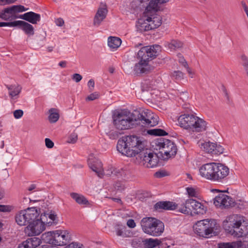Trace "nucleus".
<instances>
[{
    "label": "nucleus",
    "mask_w": 248,
    "mask_h": 248,
    "mask_svg": "<svg viewBox=\"0 0 248 248\" xmlns=\"http://www.w3.org/2000/svg\"><path fill=\"white\" fill-rule=\"evenodd\" d=\"M113 124H123L139 122V124H158L159 118L151 111L142 108L136 109L132 112L127 108H118L111 111Z\"/></svg>",
    "instance_id": "1"
},
{
    "label": "nucleus",
    "mask_w": 248,
    "mask_h": 248,
    "mask_svg": "<svg viewBox=\"0 0 248 248\" xmlns=\"http://www.w3.org/2000/svg\"><path fill=\"white\" fill-rule=\"evenodd\" d=\"M147 141L137 135L124 136L117 142V149L123 155L134 157L146 148Z\"/></svg>",
    "instance_id": "2"
},
{
    "label": "nucleus",
    "mask_w": 248,
    "mask_h": 248,
    "mask_svg": "<svg viewBox=\"0 0 248 248\" xmlns=\"http://www.w3.org/2000/svg\"><path fill=\"white\" fill-rule=\"evenodd\" d=\"M223 227L233 237L248 240V222H245L243 216L233 215L229 217L223 222Z\"/></svg>",
    "instance_id": "3"
},
{
    "label": "nucleus",
    "mask_w": 248,
    "mask_h": 248,
    "mask_svg": "<svg viewBox=\"0 0 248 248\" xmlns=\"http://www.w3.org/2000/svg\"><path fill=\"white\" fill-rule=\"evenodd\" d=\"M152 146L163 159H168L176 155L177 149L175 144L171 140L163 138H159L152 142Z\"/></svg>",
    "instance_id": "4"
},
{
    "label": "nucleus",
    "mask_w": 248,
    "mask_h": 248,
    "mask_svg": "<svg viewBox=\"0 0 248 248\" xmlns=\"http://www.w3.org/2000/svg\"><path fill=\"white\" fill-rule=\"evenodd\" d=\"M143 231L153 236H159L164 231V223L154 217H144L141 220Z\"/></svg>",
    "instance_id": "5"
},
{
    "label": "nucleus",
    "mask_w": 248,
    "mask_h": 248,
    "mask_svg": "<svg viewBox=\"0 0 248 248\" xmlns=\"http://www.w3.org/2000/svg\"><path fill=\"white\" fill-rule=\"evenodd\" d=\"M216 224L213 220L203 219L197 221L193 228L196 234L201 237H209L214 233Z\"/></svg>",
    "instance_id": "6"
},
{
    "label": "nucleus",
    "mask_w": 248,
    "mask_h": 248,
    "mask_svg": "<svg viewBox=\"0 0 248 248\" xmlns=\"http://www.w3.org/2000/svg\"><path fill=\"white\" fill-rule=\"evenodd\" d=\"M183 108L186 109V113L175 118V120H178L179 124H204V123L207 124L208 123L194 114L188 113L189 111H192L189 104L183 105Z\"/></svg>",
    "instance_id": "7"
},
{
    "label": "nucleus",
    "mask_w": 248,
    "mask_h": 248,
    "mask_svg": "<svg viewBox=\"0 0 248 248\" xmlns=\"http://www.w3.org/2000/svg\"><path fill=\"white\" fill-rule=\"evenodd\" d=\"M39 214L34 208L21 210L15 216L16 221L20 226L29 225L38 217Z\"/></svg>",
    "instance_id": "8"
},
{
    "label": "nucleus",
    "mask_w": 248,
    "mask_h": 248,
    "mask_svg": "<svg viewBox=\"0 0 248 248\" xmlns=\"http://www.w3.org/2000/svg\"><path fill=\"white\" fill-rule=\"evenodd\" d=\"M161 46L155 45L142 47L138 52V58L148 63L150 60L154 59L161 51Z\"/></svg>",
    "instance_id": "9"
},
{
    "label": "nucleus",
    "mask_w": 248,
    "mask_h": 248,
    "mask_svg": "<svg viewBox=\"0 0 248 248\" xmlns=\"http://www.w3.org/2000/svg\"><path fill=\"white\" fill-rule=\"evenodd\" d=\"M132 125H106L104 131L111 140H116L119 136L124 134L126 130L133 128Z\"/></svg>",
    "instance_id": "10"
},
{
    "label": "nucleus",
    "mask_w": 248,
    "mask_h": 248,
    "mask_svg": "<svg viewBox=\"0 0 248 248\" xmlns=\"http://www.w3.org/2000/svg\"><path fill=\"white\" fill-rule=\"evenodd\" d=\"M45 221L42 220L39 217H38L32 220V222L28 225L25 229V232L28 236H34L40 234L45 229Z\"/></svg>",
    "instance_id": "11"
},
{
    "label": "nucleus",
    "mask_w": 248,
    "mask_h": 248,
    "mask_svg": "<svg viewBox=\"0 0 248 248\" xmlns=\"http://www.w3.org/2000/svg\"><path fill=\"white\" fill-rule=\"evenodd\" d=\"M212 191L219 192L218 195L214 199V203L216 207L223 209L233 205L234 202L231 197L225 194L223 192H220L217 189H213Z\"/></svg>",
    "instance_id": "12"
},
{
    "label": "nucleus",
    "mask_w": 248,
    "mask_h": 248,
    "mask_svg": "<svg viewBox=\"0 0 248 248\" xmlns=\"http://www.w3.org/2000/svg\"><path fill=\"white\" fill-rule=\"evenodd\" d=\"M130 6L137 11H144V16L155 13L154 8L151 4V1L148 2V0H133Z\"/></svg>",
    "instance_id": "13"
},
{
    "label": "nucleus",
    "mask_w": 248,
    "mask_h": 248,
    "mask_svg": "<svg viewBox=\"0 0 248 248\" xmlns=\"http://www.w3.org/2000/svg\"><path fill=\"white\" fill-rule=\"evenodd\" d=\"M146 149V152L140 154V157L144 166L152 168L156 167L158 163L159 157H161L158 153H151Z\"/></svg>",
    "instance_id": "14"
},
{
    "label": "nucleus",
    "mask_w": 248,
    "mask_h": 248,
    "mask_svg": "<svg viewBox=\"0 0 248 248\" xmlns=\"http://www.w3.org/2000/svg\"><path fill=\"white\" fill-rule=\"evenodd\" d=\"M201 145L202 148H203L206 152L212 155H220L224 152L223 147L217 143L207 141L202 143Z\"/></svg>",
    "instance_id": "15"
},
{
    "label": "nucleus",
    "mask_w": 248,
    "mask_h": 248,
    "mask_svg": "<svg viewBox=\"0 0 248 248\" xmlns=\"http://www.w3.org/2000/svg\"><path fill=\"white\" fill-rule=\"evenodd\" d=\"M88 163L89 167L99 177L103 176V164L101 161L96 158H89Z\"/></svg>",
    "instance_id": "16"
},
{
    "label": "nucleus",
    "mask_w": 248,
    "mask_h": 248,
    "mask_svg": "<svg viewBox=\"0 0 248 248\" xmlns=\"http://www.w3.org/2000/svg\"><path fill=\"white\" fill-rule=\"evenodd\" d=\"M155 210L161 212L163 210H174L178 208V204L170 201H160L154 206Z\"/></svg>",
    "instance_id": "17"
},
{
    "label": "nucleus",
    "mask_w": 248,
    "mask_h": 248,
    "mask_svg": "<svg viewBox=\"0 0 248 248\" xmlns=\"http://www.w3.org/2000/svg\"><path fill=\"white\" fill-rule=\"evenodd\" d=\"M14 18H20L33 24H37L41 20L40 15L33 12H29L23 15L15 16Z\"/></svg>",
    "instance_id": "18"
},
{
    "label": "nucleus",
    "mask_w": 248,
    "mask_h": 248,
    "mask_svg": "<svg viewBox=\"0 0 248 248\" xmlns=\"http://www.w3.org/2000/svg\"><path fill=\"white\" fill-rule=\"evenodd\" d=\"M15 27H17L23 31L29 36L33 35L34 33V28L32 25L23 20H16Z\"/></svg>",
    "instance_id": "19"
},
{
    "label": "nucleus",
    "mask_w": 248,
    "mask_h": 248,
    "mask_svg": "<svg viewBox=\"0 0 248 248\" xmlns=\"http://www.w3.org/2000/svg\"><path fill=\"white\" fill-rule=\"evenodd\" d=\"M215 166V163H210L205 164L199 169L200 175L203 178L209 180L211 176H213L212 172L214 170V167Z\"/></svg>",
    "instance_id": "20"
},
{
    "label": "nucleus",
    "mask_w": 248,
    "mask_h": 248,
    "mask_svg": "<svg viewBox=\"0 0 248 248\" xmlns=\"http://www.w3.org/2000/svg\"><path fill=\"white\" fill-rule=\"evenodd\" d=\"M155 12L151 14V15L145 16L144 17L146 18V21L150 23L152 27V29H156L159 27L162 24V17L157 15Z\"/></svg>",
    "instance_id": "21"
},
{
    "label": "nucleus",
    "mask_w": 248,
    "mask_h": 248,
    "mask_svg": "<svg viewBox=\"0 0 248 248\" xmlns=\"http://www.w3.org/2000/svg\"><path fill=\"white\" fill-rule=\"evenodd\" d=\"M149 70L148 63L140 60L138 63L135 64L134 72L135 75H139L143 73H147Z\"/></svg>",
    "instance_id": "22"
},
{
    "label": "nucleus",
    "mask_w": 248,
    "mask_h": 248,
    "mask_svg": "<svg viewBox=\"0 0 248 248\" xmlns=\"http://www.w3.org/2000/svg\"><path fill=\"white\" fill-rule=\"evenodd\" d=\"M5 86L9 90V95L11 98L14 100L18 98L22 87L18 85H6Z\"/></svg>",
    "instance_id": "23"
},
{
    "label": "nucleus",
    "mask_w": 248,
    "mask_h": 248,
    "mask_svg": "<svg viewBox=\"0 0 248 248\" xmlns=\"http://www.w3.org/2000/svg\"><path fill=\"white\" fill-rule=\"evenodd\" d=\"M71 197L74 199L76 202L79 205L90 206L91 203L86 198L80 194L72 192L70 194Z\"/></svg>",
    "instance_id": "24"
},
{
    "label": "nucleus",
    "mask_w": 248,
    "mask_h": 248,
    "mask_svg": "<svg viewBox=\"0 0 248 248\" xmlns=\"http://www.w3.org/2000/svg\"><path fill=\"white\" fill-rule=\"evenodd\" d=\"M192 199H188L186 200L185 202H183L180 206H178V209L179 212L186 214L189 215L191 214L192 212Z\"/></svg>",
    "instance_id": "25"
},
{
    "label": "nucleus",
    "mask_w": 248,
    "mask_h": 248,
    "mask_svg": "<svg viewBox=\"0 0 248 248\" xmlns=\"http://www.w3.org/2000/svg\"><path fill=\"white\" fill-rule=\"evenodd\" d=\"M192 211L196 214H203L206 211V208L200 202L192 199Z\"/></svg>",
    "instance_id": "26"
},
{
    "label": "nucleus",
    "mask_w": 248,
    "mask_h": 248,
    "mask_svg": "<svg viewBox=\"0 0 248 248\" xmlns=\"http://www.w3.org/2000/svg\"><path fill=\"white\" fill-rule=\"evenodd\" d=\"M41 219L42 218V220H44V217L48 218L50 220L49 222H46V224H48V226H50L52 224L55 225L57 224L58 222V217H57V215L55 212L53 211H50V212H45L44 214H42L40 217H39Z\"/></svg>",
    "instance_id": "27"
},
{
    "label": "nucleus",
    "mask_w": 248,
    "mask_h": 248,
    "mask_svg": "<svg viewBox=\"0 0 248 248\" xmlns=\"http://www.w3.org/2000/svg\"><path fill=\"white\" fill-rule=\"evenodd\" d=\"M136 27L137 31L140 32L153 30L150 23L146 21L145 17L144 19H139Z\"/></svg>",
    "instance_id": "28"
},
{
    "label": "nucleus",
    "mask_w": 248,
    "mask_h": 248,
    "mask_svg": "<svg viewBox=\"0 0 248 248\" xmlns=\"http://www.w3.org/2000/svg\"><path fill=\"white\" fill-rule=\"evenodd\" d=\"M181 127L187 130L189 133L200 132L205 130V125H180Z\"/></svg>",
    "instance_id": "29"
},
{
    "label": "nucleus",
    "mask_w": 248,
    "mask_h": 248,
    "mask_svg": "<svg viewBox=\"0 0 248 248\" xmlns=\"http://www.w3.org/2000/svg\"><path fill=\"white\" fill-rule=\"evenodd\" d=\"M144 248H154L160 245L161 241L157 239L147 238L142 239Z\"/></svg>",
    "instance_id": "30"
},
{
    "label": "nucleus",
    "mask_w": 248,
    "mask_h": 248,
    "mask_svg": "<svg viewBox=\"0 0 248 248\" xmlns=\"http://www.w3.org/2000/svg\"><path fill=\"white\" fill-rule=\"evenodd\" d=\"M218 170L221 169L222 170L218 171L217 173L218 174V176L220 177L218 179L217 182H221L225 178H226L229 173V169L226 166L222 164H218Z\"/></svg>",
    "instance_id": "31"
},
{
    "label": "nucleus",
    "mask_w": 248,
    "mask_h": 248,
    "mask_svg": "<svg viewBox=\"0 0 248 248\" xmlns=\"http://www.w3.org/2000/svg\"><path fill=\"white\" fill-rule=\"evenodd\" d=\"M121 43V40L118 37L110 36L108 38V44L111 49H116L120 46Z\"/></svg>",
    "instance_id": "32"
},
{
    "label": "nucleus",
    "mask_w": 248,
    "mask_h": 248,
    "mask_svg": "<svg viewBox=\"0 0 248 248\" xmlns=\"http://www.w3.org/2000/svg\"><path fill=\"white\" fill-rule=\"evenodd\" d=\"M129 174L128 170L123 168H116L114 171V176L118 178H121L125 180L128 178V175Z\"/></svg>",
    "instance_id": "33"
},
{
    "label": "nucleus",
    "mask_w": 248,
    "mask_h": 248,
    "mask_svg": "<svg viewBox=\"0 0 248 248\" xmlns=\"http://www.w3.org/2000/svg\"><path fill=\"white\" fill-rule=\"evenodd\" d=\"M48 120L51 123H56L60 117L59 110L55 108H51L49 111Z\"/></svg>",
    "instance_id": "34"
},
{
    "label": "nucleus",
    "mask_w": 248,
    "mask_h": 248,
    "mask_svg": "<svg viewBox=\"0 0 248 248\" xmlns=\"http://www.w3.org/2000/svg\"><path fill=\"white\" fill-rule=\"evenodd\" d=\"M55 232H48L43 233L41 236V240L44 242L53 245Z\"/></svg>",
    "instance_id": "35"
},
{
    "label": "nucleus",
    "mask_w": 248,
    "mask_h": 248,
    "mask_svg": "<svg viewBox=\"0 0 248 248\" xmlns=\"http://www.w3.org/2000/svg\"><path fill=\"white\" fill-rule=\"evenodd\" d=\"M149 134L150 135L163 136L168 135V133L164 130L161 129H153L146 130L145 129L143 131V134Z\"/></svg>",
    "instance_id": "36"
},
{
    "label": "nucleus",
    "mask_w": 248,
    "mask_h": 248,
    "mask_svg": "<svg viewBox=\"0 0 248 248\" xmlns=\"http://www.w3.org/2000/svg\"><path fill=\"white\" fill-rule=\"evenodd\" d=\"M10 9V7L4 8L0 12V18L2 20L8 21L11 18L12 19H15L14 17L16 16H14L12 12L9 11Z\"/></svg>",
    "instance_id": "37"
},
{
    "label": "nucleus",
    "mask_w": 248,
    "mask_h": 248,
    "mask_svg": "<svg viewBox=\"0 0 248 248\" xmlns=\"http://www.w3.org/2000/svg\"><path fill=\"white\" fill-rule=\"evenodd\" d=\"M61 230H57L55 231L54 236L53 238V245L55 246H63V239L62 238Z\"/></svg>",
    "instance_id": "38"
},
{
    "label": "nucleus",
    "mask_w": 248,
    "mask_h": 248,
    "mask_svg": "<svg viewBox=\"0 0 248 248\" xmlns=\"http://www.w3.org/2000/svg\"><path fill=\"white\" fill-rule=\"evenodd\" d=\"M10 8L9 11L12 12L14 16H16L15 15L16 13L26 11L28 10V8H26L21 5H13L10 7Z\"/></svg>",
    "instance_id": "39"
},
{
    "label": "nucleus",
    "mask_w": 248,
    "mask_h": 248,
    "mask_svg": "<svg viewBox=\"0 0 248 248\" xmlns=\"http://www.w3.org/2000/svg\"><path fill=\"white\" fill-rule=\"evenodd\" d=\"M183 46L182 42L178 40H172L170 43L168 44V47L170 50H176Z\"/></svg>",
    "instance_id": "40"
},
{
    "label": "nucleus",
    "mask_w": 248,
    "mask_h": 248,
    "mask_svg": "<svg viewBox=\"0 0 248 248\" xmlns=\"http://www.w3.org/2000/svg\"><path fill=\"white\" fill-rule=\"evenodd\" d=\"M218 164L219 163H215V166H214V170H213V172H212L213 176H211V177H210L209 180H211V181H214V182H217V181L218 180V179L219 178H220L218 176V174L217 173V172L218 171H221L222 170L220 169L218 170Z\"/></svg>",
    "instance_id": "41"
},
{
    "label": "nucleus",
    "mask_w": 248,
    "mask_h": 248,
    "mask_svg": "<svg viewBox=\"0 0 248 248\" xmlns=\"http://www.w3.org/2000/svg\"><path fill=\"white\" fill-rule=\"evenodd\" d=\"M169 0H151V4L153 6L155 12H157L159 10V4L165 3Z\"/></svg>",
    "instance_id": "42"
},
{
    "label": "nucleus",
    "mask_w": 248,
    "mask_h": 248,
    "mask_svg": "<svg viewBox=\"0 0 248 248\" xmlns=\"http://www.w3.org/2000/svg\"><path fill=\"white\" fill-rule=\"evenodd\" d=\"M125 229V227L122 225L117 224L115 226V229L116 234L119 236L125 237V234L124 232V230Z\"/></svg>",
    "instance_id": "43"
},
{
    "label": "nucleus",
    "mask_w": 248,
    "mask_h": 248,
    "mask_svg": "<svg viewBox=\"0 0 248 248\" xmlns=\"http://www.w3.org/2000/svg\"><path fill=\"white\" fill-rule=\"evenodd\" d=\"M62 238L63 239L64 245H66L71 240V236L69 233L67 231H62Z\"/></svg>",
    "instance_id": "44"
},
{
    "label": "nucleus",
    "mask_w": 248,
    "mask_h": 248,
    "mask_svg": "<svg viewBox=\"0 0 248 248\" xmlns=\"http://www.w3.org/2000/svg\"><path fill=\"white\" fill-rule=\"evenodd\" d=\"M186 190L189 197H197L198 196V191L194 187H187Z\"/></svg>",
    "instance_id": "45"
},
{
    "label": "nucleus",
    "mask_w": 248,
    "mask_h": 248,
    "mask_svg": "<svg viewBox=\"0 0 248 248\" xmlns=\"http://www.w3.org/2000/svg\"><path fill=\"white\" fill-rule=\"evenodd\" d=\"M235 248H248V240H244V242L237 241L235 242Z\"/></svg>",
    "instance_id": "46"
},
{
    "label": "nucleus",
    "mask_w": 248,
    "mask_h": 248,
    "mask_svg": "<svg viewBox=\"0 0 248 248\" xmlns=\"http://www.w3.org/2000/svg\"><path fill=\"white\" fill-rule=\"evenodd\" d=\"M218 248H235V242L220 243L218 244Z\"/></svg>",
    "instance_id": "47"
},
{
    "label": "nucleus",
    "mask_w": 248,
    "mask_h": 248,
    "mask_svg": "<svg viewBox=\"0 0 248 248\" xmlns=\"http://www.w3.org/2000/svg\"><path fill=\"white\" fill-rule=\"evenodd\" d=\"M31 241V244L33 248H35L39 246L41 244V239L37 237H32L28 238Z\"/></svg>",
    "instance_id": "48"
},
{
    "label": "nucleus",
    "mask_w": 248,
    "mask_h": 248,
    "mask_svg": "<svg viewBox=\"0 0 248 248\" xmlns=\"http://www.w3.org/2000/svg\"><path fill=\"white\" fill-rule=\"evenodd\" d=\"M107 13V10L106 9L100 8L98 10L95 15H97V16H99L100 17H102V18L105 19L106 17Z\"/></svg>",
    "instance_id": "49"
},
{
    "label": "nucleus",
    "mask_w": 248,
    "mask_h": 248,
    "mask_svg": "<svg viewBox=\"0 0 248 248\" xmlns=\"http://www.w3.org/2000/svg\"><path fill=\"white\" fill-rule=\"evenodd\" d=\"M18 248H33V246L31 245L30 240L28 239L20 244L18 246Z\"/></svg>",
    "instance_id": "50"
},
{
    "label": "nucleus",
    "mask_w": 248,
    "mask_h": 248,
    "mask_svg": "<svg viewBox=\"0 0 248 248\" xmlns=\"http://www.w3.org/2000/svg\"><path fill=\"white\" fill-rule=\"evenodd\" d=\"M14 207L9 205H0V212H10Z\"/></svg>",
    "instance_id": "51"
},
{
    "label": "nucleus",
    "mask_w": 248,
    "mask_h": 248,
    "mask_svg": "<svg viewBox=\"0 0 248 248\" xmlns=\"http://www.w3.org/2000/svg\"><path fill=\"white\" fill-rule=\"evenodd\" d=\"M172 76L177 80H181L183 78L184 74L180 71H174Z\"/></svg>",
    "instance_id": "52"
},
{
    "label": "nucleus",
    "mask_w": 248,
    "mask_h": 248,
    "mask_svg": "<svg viewBox=\"0 0 248 248\" xmlns=\"http://www.w3.org/2000/svg\"><path fill=\"white\" fill-rule=\"evenodd\" d=\"M115 168L110 166L106 170L105 172L103 171V175L105 174L108 176H114V171Z\"/></svg>",
    "instance_id": "53"
},
{
    "label": "nucleus",
    "mask_w": 248,
    "mask_h": 248,
    "mask_svg": "<svg viewBox=\"0 0 248 248\" xmlns=\"http://www.w3.org/2000/svg\"><path fill=\"white\" fill-rule=\"evenodd\" d=\"M99 96V94L97 92H94L91 94H90L89 95H88L86 98V100L87 101H93L95 99H96L98 98Z\"/></svg>",
    "instance_id": "54"
},
{
    "label": "nucleus",
    "mask_w": 248,
    "mask_h": 248,
    "mask_svg": "<svg viewBox=\"0 0 248 248\" xmlns=\"http://www.w3.org/2000/svg\"><path fill=\"white\" fill-rule=\"evenodd\" d=\"M78 139V135L76 133H72L68 138L67 142L70 143H75Z\"/></svg>",
    "instance_id": "55"
},
{
    "label": "nucleus",
    "mask_w": 248,
    "mask_h": 248,
    "mask_svg": "<svg viewBox=\"0 0 248 248\" xmlns=\"http://www.w3.org/2000/svg\"><path fill=\"white\" fill-rule=\"evenodd\" d=\"M16 20L12 22H0V27H15Z\"/></svg>",
    "instance_id": "56"
},
{
    "label": "nucleus",
    "mask_w": 248,
    "mask_h": 248,
    "mask_svg": "<svg viewBox=\"0 0 248 248\" xmlns=\"http://www.w3.org/2000/svg\"><path fill=\"white\" fill-rule=\"evenodd\" d=\"M104 19V18H102V17H100L99 16L95 15L93 20L94 25L98 26Z\"/></svg>",
    "instance_id": "57"
},
{
    "label": "nucleus",
    "mask_w": 248,
    "mask_h": 248,
    "mask_svg": "<svg viewBox=\"0 0 248 248\" xmlns=\"http://www.w3.org/2000/svg\"><path fill=\"white\" fill-rule=\"evenodd\" d=\"M23 115V111L21 109H17L14 112V116L16 119L21 118Z\"/></svg>",
    "instance_id": "58"
},
{
    "label": "nucleus",
    "mask_w": 248,
    "mask_h": 248,
    "mask_svg": "<svg viewBox=\"0 0 248 248\" xmlns=\"http://www.w3.org/2000/svg\"><path fill=\"white\" fill-rule=\"evenodd\" d=\"M179 95L180 96V99H181L183 101L186 100L188 98V93L187 92H180Z\"/></svg>",
    "instance_id": "59"
},
{
    "label": "nucleus",
    "mask_w": 248,
    "mask_h": 248,
    "mask_svg": "<svg viewBox=\"0 0 248 248\" xmlns=\"http://www.w3.org/2000/svg\"><path fill=\"white\" fill-rule=\"evenodd\" d=\"M167 175V172L165 171H158L155 174V176L156 178H162Z\"/></svg>",
    "instance_id": "60"
},
{
    "label": "nucleus",
    "mask_w": 248,
    "mask_h": 248,
    "mask_svg": "<svg viewBox=\"0 0 248 248\" xmlns=\"http://www.w3.org/2000/svg\"><path fill=\"white\" fill-rule=\"evenodd\" d=\"M82 78V77L79 74H74L72 76V79L76 82H79Z\"/></svg>",
    "instance_id": "61"
},
{
    "label": "nucleus",
    "mask_w": 248,
    "mask_h": 248,
    "mask_svg": "<svg viewBox=\"0 0 248 248\" xmlns=\"http://www.w3.org/2000/svg\"><path fill=\"white\" fill-rule=\"evenodd\" d=\"M45 144L48 148H52L54 146V143L48 138L45 139Z\"/></svg>",
    "instance_id": "62"
},
{
    "label": "nucleus",
    "mask_w": 248,
    "mask_h": 248,
    "mask_svg": "<svg viewBox=\"0 0 248 248\" xmlns=\"http://www.w3.org/2000/svg\"><path fill=\"white\" fill-rule=\"evenodd\" d=\"M88 86L90 92H92L93 90V88L94 87V81L93 79H91L89 80L88 82Z\"/></svg>",
    "instance_id": "63"
},
{
    "label": "nucleus",
    "mask_w": 248,
    "mask_h": 248,
    "mask_svg": "<svg viewBox=\"0 0 248 248\" xmlns=\"http://www.w3.org/2000/svg\"><path fill=\"white\" fill-rule=\"evenodd\" d=\"M65 248H83L82 247L79 246L78 245L74 243H72L67 246Z\"/></svg>",
    "instance_id": "64"
}]
</instances>
